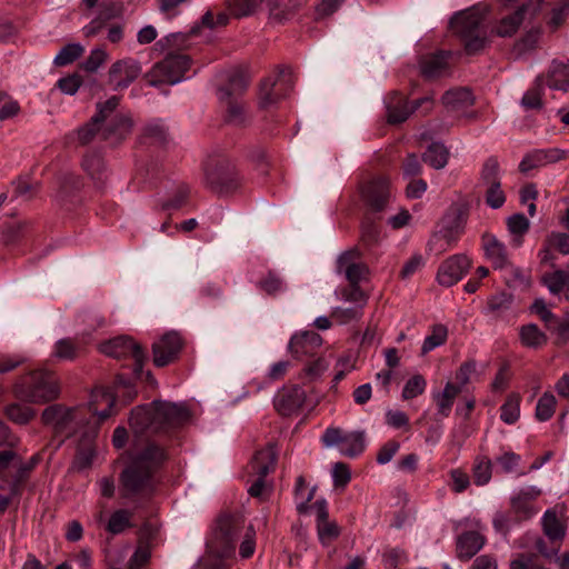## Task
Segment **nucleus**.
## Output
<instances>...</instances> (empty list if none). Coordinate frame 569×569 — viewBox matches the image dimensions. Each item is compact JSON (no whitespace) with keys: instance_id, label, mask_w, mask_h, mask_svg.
<instances>
[{"instance_id":"f8f14e48","label":"nucleus","mask_w":569,"mask_h":569,"mask_svg":"<svg viewBox=\"0 0 569 569\" xmlns=\"http://www.w3.org/2000/svg\"><path fill=\"white\" fill-rule=\"evenodd\" d=\"M321 440L326 447L339 446L341 455L348 458L360 456L366 448L363 431L345 433L340 428H327Z\"/></svg>"},{"instance_id":"4468645a","label":"nucleus","mask_w":569,"mask_h":569,"mask_svg":"<svg viewBox=\"0 0 569 569\" xmlns=\"http://www.w3.org/2000/svg\"><path fill=\"white\" fill-rule=\"evenodd\" d=\"M119 101L120 99L113 96L106 102L97 104L96 114L92 116L88 123L79 128L77 131L78 140L81 144L90 143L98 133L101 136L102 121H106L108 117L112 116V112L119 106Z\"/></svg>"},{"instance_id":"39448f33","label":"nucleus","mask_w":569,"mask_h":569,"mask_svg":"<svg viewBox=\"0 0 569 569\" xmlns=\"http://www.w3.org/2000/svg\"><path fill=\"white\" fill-rule=\"evenodd\" d=\"M60 395L58 378L53 371L38 369L22 376L14 386V396L30 403H46Z\"/></svg>"},{"instance_id":"a878e982","label":"nucleus","mask_w":569,"mask_h":569,"mask_svg":"<svg viewBox=\"0 0 569 569\" xmlns=\"http://www.w3.org/2000/svg\"><path fill=\"white\" fill-rule=\"evenodd\" d=\"M482 248L495 269H503L509 264L506 246L493 234L485 233L482 236Z\"/></svg>"},{"instance_id":"aec40b11","label":"nucleus","mask_w":569,"mask_h":569,"mask_svg":"<svg viewBox=\"0 0 569 569\" xmlns=\"http://www.w3.org/2000/svg\"><path fill=\"white\" fill-rule=\"evenodd\" d=\"M132 127V119L128 114L118 113L114 110L112 116L102 121L101 139L111 146H117L130 136Z\"/></svg>"},{"instance_id":"680f3d73","label":"nucleus","mask_w":569,"mask_h":569,"mask_svg":"<svg viewBox=\"0 0 569 569\" xmlns=\"http://www.w3.org/2000/svg\"><path fill=\"white\" fill-rule=\"evenodd\" d=\"M499 173L500 166L498 159L496 157H489L482 166L481 180L487 186L500 183Z\"/></svg>"},{"instance_id":"72a5a7b5","label":"nucleus","mask_w":569,"mask_h":569,"mask_svg":"<svg viewBox=\"0 0 569 569\" xmlns=\"http://www.w3.org/2000/svg\"><path fill=\"white\" fill-rule=\"evenodd\" d=\"M29 222L24 220L6 221L1 229V238L6 246L17 244L28 232Z\"/></svg>"},{"instance_id":"0eeeda50","label":"nucleus","mask_w":569,"mask_h":569,"mask_svg":"<svg viewBox=\"0 0 569 569\" xmlns=\"http://www.w3.org/2000/svg\"><path fill=\"white\" fill-rule=\"evenodd\" d=\"M204 183L219 196L229 194L240 186L234 164L226 157L210 158L204 164Z\"/></svg>"},{"instance_id":"2f4dec72","label":"nucleus","mask_w":569,"mask_h":569,"mask_svg":"<svg viewBox=\"0 0 569 569\" xmlns=\"http://www.w3.org/2000/svg\"><path fill=\"white\" fill-rule=\"evenodd\" d=\"M449 56V51H439L422 58L420 61L421 73L429 79L440 77L448 68Z\"/></svg>"},{"instance_id":"c85d7f7f","label":"nucleus","mask_w":569,"mask_h":569,"mask_svg":"<svg viewBox=\"0 0 569 569\" xmlns=\"http://www.w3.org/2000/svg\"><path fill=\"white\" fill-rule=\"evenodd\" d=\"M81 166L97 188L104 187L108 180V170L99 153H87L83 157Z\"/></svg>"},{"instance_id":"a211bd4d","label":"nucleus","mask_w":569,"mask_h":569,"mask_svg":"<svg viewBox=\"0 0 569 569\" xmlns=\"http://www.w3.org/2000/svg\"><path fill=\"white\" fill-rule=\"evenodd\" d=\"M183 347L181 336L176 331L164 333L152 345L153 363L157 367H164L174 361Z\"/></svg>"},{"instance_id":"9d476101","label":"nucleus","mask_w":569,"mask_h":569,"mask_svg":"<svg viewBox=\"0 0 569 569\" xmlns=\"http://www.w3.org/2000/svg\"><path fill=\"white\" fill-rule=\"evenodd\" d=\"M293 88L292 71L289 67H281L278 76L266 78L260 86L259 106L263 109L276 104L286 98Z\"/></svg>"},{"instance_id":"f704fd0d","label":"nucleus","mask_w":569,"mask_h":569,"mask_svg":"<svg viewBox=\"0 0 569 569\" xmlns=\"http://www.w3.org/2000/svg\"><path fill=\"white\" fill-rule=\"evenodd\" d=\"M519 338L522 346L532 349L541 348L548 341L546 333L535 323L522 326L519 329Z\"/></svg>"},{"instance_id":"f03ea898","label":"nucleus","mask_w":569,"mask_h":569,"mask_svg":"<svg viewBox=\"0 0 569 569\" xmlns=\"http://www.w3.org/2000/svg\"><path fill=\"white\" fill-rule=\"evenodd\" d=\"M239 545L242 559L252 557L256 550V530L250 525L246 527V518L241 512L222 513L216 521L211 539L207 543L208 569H223L226 560L232 558Z\"/></svg>"},{"instance_id":"13d9d810","label":"nucleus","mask_w":569,"mask_h":569,"mask_svg":"<svg viewBox=\"0 0 569 569\" xmlns=\"http://www.w3.org/2000/svg\"><path fill=\"white\" fill-rule=\"evenodd\" d=\"M12 468L16 469V472L9 485L11 486L13 495H21L23 483L27 480L29 472L32 470V465H24L18 457V462H14Z\"/></svg>"},{"instance_id":"ddd939ff","label":"nucleus","mask_w":569,"mask_h":569,"mask_svg":"<svg viewBox=\"0 0 569 569\" xmlns=\"http://www.w3.org/2000/svg\"><path fill=\"white\" fill-rule=\"evenodd\" d=\"M468 209L465 206L451 207L442 219V227L437 237L447 244L443 250L452 248L465 232Z\"/></svg>"},{"instance_id":"052dcab7","label":"nucleus","mask_w":569,"mask_h":569,"mask_svg":"<svg viewBox=\"0 0 569 569\" xmlns=\"http://www.w3.org/2000/svg\"><path fill=\"white\" fill-rule=\"evenodd\" d=\"M362 306H353L349 308L336 307L331 312V318L339 325H348L359 320L362 317Z\"/></svg>"},{"instance_id":"bf43d9fd","label":"nucleus","mask_w":569,"mask_h":569,"mask_svg":"<svg viewBox=\"0 0 569 569\" xmlns=\"http://www.w3.org/2000/svg\"><path fill=\"white\" fill-rule=\"evenodd\" d=\"M427 381L421 375H415L403 386L401 397L403 400H411L422 395L426 390Z\"/></svg>"},{"instance_id":"3c124183","label":"nucleus","mask_w":569,"mask_h":569,"mask_svg":"<svg viewBox=\"0 0 569 569\" xmlns=\"http://www.w3.org/2000/svg\"><path fill=\"white\" fill-rule=\"evenodd\" d=\"M315 495V489H307L306 480L302 476H299L296 480L295 486V497L298 501L297 511L299 513H305L309 509V502L312 500Z\"/></svg>"},{"instance_id":"6e6d98bb","label":"nucleus","mask_w":569,"mask_h":569,"mask_svg":"<svg viewBox=\"0 0 569 569\" xmlns=\"http://www.w3.org/2000/svg\"><path fill=\"white\" fill-rule=\"evenodd\" d=\"M491 461L487 457H478L472 468L473 481L477 486H485L491 479Z\"/></svg>"},{"instance_id":"9b49d317","label":"nucleus","mask_w":569,"mask_h":569,"mask_svg":"<svg viewBox=\"0 0 569 569\" xmlns=\"http://www.w3.org/2000/svg\"><path fill=\"white\" fill-rule=\"evenodd\" d=\"M190 68V58L186 54L169 53L166 58L157 62L152 68V76L157 80H152L151 86L159 83L176 84L180 82L184 73Z\"/></svg>"},{"instance_id":"7c9ffc66","label":"nucleus","mask_w":569,"mask_h":569,"mask_svg":"<svg viewBox=\"0 0 569 569\" xmlns=\"http://www.w3.org/2000/svg\"><path fill=\"white\" fill-rule=\"evenodd\" d=\"M441 101L449 111L460 112L471 107L475 102V98L469 89L456 88L446 91Z\"/></svg>"},{"instance_id":"1a4fd4ad","label":"nucleus","mask_w":569,"mask_h":569,"mask_svg":"<svg viewBox=\"0 0 569 569\" xmlns=\"http://www.w3.org/2000/svg\"><path fill=\"white\" fill-rule=\"evenodd\" d=\"M420 107H423V114L429 113L433 108V98L423 97L409 106L406 97L398 91H393L386 99L387 121L390 124L402 123Z\"/></svg>"},{"instance_id":"2eb2a0df","label":"nucleus","mask_w":569,"mask_h":569,"mask_svg":"<svg viewBox=\"0 0 569 569\" xmlns=\"http://www.w3.org/2000/svg\"><path fill=\"white\" fill-rule=\"evenodd\" d=\"M361 196L371 210L382 211L391 198L389 179L387 177L372 178L361 187Z\"/></svg>"},{"instance_id":"8fccbe9b","label":"nucleus","mask_w":569,"mask_h":569,"mask_svg":"<svg viewBox=\"0 0 569 569\" xmlns=\"http://www.w3.org/2000/svg\"><path fill=\"white\" fill-rule=\"evenodd\" d=\"M447 336L448 330L446 326L440 323L432 326L431 333L427 336L423 340L421 347L422 355H426L433 350L435 348L442 346L447 340Z\"/></svg>"},{"instance_id":"cd10ccee","label":"nucleus","mask_w":569,"mask_h":569,"mask_svg":"<svg viewBox=\"0 0 569 569\" xmlns=\"http://www.w3.org/2000/svg\"><path fill=\"white\" fill-rule=\"evenodd\" d=\"M116 398L109 389H94L91 395L90 410L98 416L100 421L108 419L112 415Z\"/></svg>"},{"instance_id":"c9c22d12","label":"nucleus","mask_w":569,"mask_h":569,"mask_svg":"<svg viewBox=\"0 0 569 569\" xmlns=\"http://www.w3.org/2000/svg\"><path fill=\"white\" fill-rule=\"evenodd\" d=\"M542 528L545 535L551 541H562L566 536V528L559 520L556 511L548 509L542 517Z\"/></svg>"},{"instance_id":"a19ab883","label":"nucleus","mask_w":569,"mask_h":569,"mask_svg":"<svg viewBox=\"0 0 569 569\" xmlns=\"http://www.w3.org/2000/svg\"><path fill=\"white\" fill-rule=\"evenodd\" d=\"M167 128L160 120H154L146 124L141 141L149 144H163L167 142Z\"/></svg>"},{"instance_id":"b1692460","label":"nucleus","mask_w":569,"mask_h":569,"mask_svg":"<svg viewBox=\"0 0 569 569\" xmlns=\"http://www.w3.org/2000/svg\"><path fill=\"white\" fill-rule=\"evenodd\" d=\"M224 84L218 88V97L220 101L224 99H237L236 97L243 93L249 86V76L241 68H233L223 73Z\"/></svg>"},{"instance_id":"e433bc0d","label":"nucleus","mask_w":569,"mask_h":569,"mask_svg":"<svg viewBox=\"0 0 569 569\" xmlns=\"http://www.w3.org/2000/svg\"><path fill=\"white\" fill-rule=\"evenodd\" d=\"M222 102H226L227 104L224 121L228 124L234 127H242L247 124L248 116L246 106L242 101H239L238 99H224Z\"/></svg>"},{"instance_id":"5fc2aeb1","label":"nucleus","mask_w":569,"mask_h":569,"mask_svg":"<svg viewBox=\"0 0 569 569\" xmlns=\"http://www.w3.org/2000/svg\"><path fill=\"white\" fill-rule=\"evenodd\" d=\"M509 569H549L536 553H519L509 563Z\"/></svg>"},{"instance_id":"c03bdc74","label":"nucleus","mask_w":569,"mask_h":569,"mask_svg":"<svg viewBox=\"0 0 569 569\" xmlns=\"http://www.w3.org/2000/svg\"><path fill=\"white\" fill-rule=\"evenodd\" d=\"M132 512L127 509L116 510L109 518L107 525V531L112 535L122 533L127 528H131L133 525L131 522Z\"/></svg>"},{"instance_id":"393cba45","label":"nucleus","mask_w":569,"mask_h":569,"mask_svg":"<svg viewBox=\"0 0 569 569\" xmlns=\"http://www.w3.org/2000/svg\"><path fill=\"white\" fill-rule=\"evenodd\" d=\"M541 495V490L535 486H528L519 490L510 500L511 509L519 520L529 519L538 510L532 502Z\"/></svg>"},{"instance_id":"69168bd1","label":"nucleus","mask_w":569,"mask_h":569,"mask_svg":"<svg viewBox=\"0 0 569 569\" xmlns=\"http://www.w3.org/2000/svg\"><path fill=\"white\" fill-rule=\"evenodd\" d=\"M187 41L188 34L182 32H174L161 38L159 41H157L156 46L160 48L162 51L171 49H181L186 47Z\"/></svg>"},{"instance_id":"f3484780","label":"nucleus","mask_w":569,"mask_h":569,"mask_svg":"<svg viewBox=\"0 0 569 569\" xmlns=\"http://www.w3.org/2000/svg\"><path fill=\"white\" fill-rule=\"evenodd\" d=\"M542 0H527L512 14L502 18L496 28L499 37L513 36L526 18H532L541 8Z\"/></svg>"},{"instance_id":"79ce46f5","label":"nucleus","mask_w":569,"mask_h":569,"mask_svg":"<svg viewBox=\"0 0 569 569\" xmlns=\"http://www.w3.org/2000/svg\"><path fill=\"white\" fill-rule=\"evenodd\" d=\"M547 83L550 89L567 91L569 89V64L553 63Z\"/></svg>"},{"instance_id":"bb28decb","label":"nucleus","mask_w":569,"mask_h":569,"mask_svg":"<svg viewBox=\"0 0 569 569\" xmlns=\"http://www.w3.org/2000/svg\"><path fill=\"white\" fill-rule=\"evenodd\" d=\"M486 543V538L478 531L462 532L457 539V556L461 560L471 559Z\"/></svg>"},{"instance_id":"4c0bfd02","label":"nucleus","mask_w":569,"mask_h":569,"mask_svg":"<svg viewBox=\"0 0 569 569\" xmlns=\"http://www.w3.org/2000/svg\"><path fill=\"white\" fill-rule=\"evenodd\" d=\"M460 392H461V387H459L452 382H447L442 392L437 393L435 396V401L438 407V412L441 416H443V417L449 416L452 405L455 402V399L457 398V396Z\"/></svg>"},{"instance_id":"09e8293b","label":"nucleus","mask_w":569,"mask_h":569,"mask_svg":"<svg viewBox=\"0 0 569 569\" xmlns=\"http://www.w3.org/2000/svg\"><path fill=\"white\" fill-rule=\"evenodd\" d=\"M229 13L234 18H243L256 12L261 0H228Z\"/></svg>"},{"instance_id":"603ef678","label":"nucleus","mask_w":569,"mask_h":569,"mask_svg":"<svg viewBox=\"0 0 569 569\" xmlns=\"http://www.w3.org/2000/svg\"><path fill=\"white\" fill-rule=\"evenodd\" d=\"M80 352V345L70 338L60 339L56 342L53 356L61 360H74Z\"/></svg>"},{"instance_id":"5701e85b","label":"nucleus","mask_w":569,"mask_h":569,"mask_svg":"<svg viewBox=\"0 0 569 569\" xmlns=\"http://www.w3.org/2000/svg\"><path fill=\"white\" fill-rule=\"evenodd\" d=\"M305 401L306 391L300 386L283 387L274 398V408L281 416H291Z\"/></svg>"},{"instance_id":"7ed1b4c3","label":"nucleus","mask_w":569,"mask_h":569,"mask_svg":"<svg viewBox=\"0 0 569 569\" xmlns=\"http://www.w3.org/2000/svg\"><path fill=\"white\" fill-rule=\"evenodd\" d=\"M191 413L184 403L153 400L131 410L129 425L139 437L149 433H169L189 422Z\"/></svg>"},{"instance_id":"c756f323","label":"nucleus","mask_w":569,"mask_h":569,"mask_svg":"<svg viewBox=\"0 0 569 569\" xmlns=\"http://www.w3.org/2000/svg\"><path fill=\"white\" fill-rule=\"evenodd\" d=\"M277 463V453L272 446L257 451L250 467L257 478L266 480V477L274 470Z\"/></svg>"},{"instance_id":"774afa93","label":"nucleus","mask_w":569,"mask_h":569,"mask_svg":"<svg viewBox=\"0 0 569 569\" xmlns=\"http://www.w3.org/2000/svg\"><path fill=\"white\" fill-rule=\"evenodd\" d=\"M407 561V553L400 548L389 549L382 555V562L388 569H397Z\"/></svg>"},{"instance_id":"e2e57ef3","label":"nucleus","mask_w":569,"mask_h":569,"mask_svg":"<svg viewBox=\"0 0 569 569\" xmlns=\"http://www.w3.org/2000/svg\"><path fill=\"white\" fill-rule=\"evenodd\" d=\"M543 87L539 79H537L535 86L530 88L522 97L521 104L526 109H540L542 107Z\"/></svg>"},{"instance_id":"37998d69","label":"nucleus","mask_w":569,"mask_h":569,"mask_svg":"<svg viewBox=\"0 0 569 569\" xmlns=\"http://www.w3.org/2000/svg\"><path fill=\"white\" fill-rule=\"evenodd\" d=\"M520 401L519 393H511L507 397L503 405L500 407V419L507 425H513L520 417Z\"/></svg>"},{"instance_id":"423d86ee","label":"nucleus","mask_w":569,"mask_h":569,"mask_svg":"<svg viewBox=\"0 0 569 569\" xmlns=\"http://www.w3.org/2000/svg\"><path fill=\"white\" fill-rule=\"evenodd\" d=\"M485 11L472 7L456 13L450 20L452 31L460 37L468 54H476L487 44Z\"/></svg>"},{"instance_id":"49530a36","label":"nucleus","mask_w":569,"mask_h":569,"mask_svg":"<svg viewBox=\"0 0 569 569\" xmlns=\"http://www.w3.org/2000/svg\"><path fill=\"white\" fill-rule=\"evenodd\" d=\"M381 239V231L378 222L370 216H366L361 222V242L366 247L377 244Z\"/></svg>"},{"instance_id":"20e7f679","label":"nucleus","mask_w":569,"mask_h":569,"mask_svg":"<svg viewBox=\"0 0 569 569\" xmlns=\"http://www.w3.org/2000/svg\"><path fill=\"white\" fill-rule=\"evenodd\" d=\"M41 421L44 426L50 427L57 436L70 438L81 432L86 442H91L96 437L94 427L82 426L86 417L82 409L68 408L60 403L48 406L41 415Z\"/></svg>"},{"instance_id":"6e6552de","label":"nucleus","mask_w":569,"mask_h":569,"mask_svg":"<svg viewBox=\"0 0 569 569\" xmlns=\"http://www.w3.org/2000/svg\"><path fill=\"white\" fill-rule=\"evenodd\" d=\"M99 349L103 355L116 359L132 358L134 361L133 375L136 378L141 376L146 360V353L142 347L132 338L127 336L116 337L101 343Z\"/></svg>"},{"instance_id":"473e14b6","label":"nucleus","mask_w":569,"mask_h":569,"mask_svg":"<svg viewBox=\"0 0 569 569\" xmlns=\"http://www.w3.org/2000/svg\"><path fill=\"white\" fill-rule=\"evenodd\" d=\"M541 37L540 28H532L526 32L512 47L511 56L513 59H522L536 50Z\"/></svg>"},{"instance_id":"ea45409f","label":"nucleus","mask_w":569,"mask_h":569,"mask_svg":"<svg viewBox=\"0 0 569 569\" xmlns=\"http://www.w3.org/2000/svg\"><path fill=\"white\" fill-rule=\"evenodd\" d=\"M541 282L545 284L550 293H560L566 286L569 284V266L563 270H556L547 272L541 277Z\"/></svg>"},{"instance_id":"6ab92c4d","label":"nucleus","mask_w":569,"mask_h":569,"mask_svg":"<svg viewBox=\"0 0 569 569\" xmlns=\"http://www.w3.org/2000/svg\"><path fill=\"white\" fill-rule=\"evenodd\" d=\"M470 267L471 261L466 254H453L440 264L437 280L441 286L451 287L462 279Z\"/></svg>"},{"instance_id":"0e129e2a","label":"nucleus","mask_w":569,"mask_h":569,"mask_svg":"<svg viewBox=\"0 0 569 569\" xmlns=\"http://www.w3.org/2000/svg\"><path fill=\"white\" fill-rule=\"evenodd\" d=\"M317 532L321 543L326 545L328 541L339 537L340 529L335 521H329L328 518L327 520L317 522Z\"/></svg>"},{"instance_id":"4be33fe9","label":"nucleus","mask_w":569,"mask_h":569,"mask_svg":"<svg viewBox=\"0 0 569 569\" xmlns=\"http://www.w3.org/2000/svg\"><path fill=\"white\" fill-rule=\"evenodd\" d=\"M322 345V338L315 331H305L293 335L289 341L288 349L293 358L302 360L313 357Z\"/></svg>"},{"instance_id":"dca6fc26","label":"nucleus","mask_w":569,"mask_h":569,"mask_svg":"<svg viewBox=\"0 0 569 569\" xmlns=\"http://www.w3.org/2000/svg\"><path fill=\"white\" fill-rule=\"evenodd\" d=\"M141 71V63L134 58L118 60L109 69V82L114 90H123L140 76Z\"/></svg>"},{"instance_id":"de8ad7c7","label":"nucleus","mask_w":569,"mask_h":569,"mask_svg":"<svg viewBox=\"0 0 569 569\" xmlns=\"http://www.w3.org/2000/svg\"><path fill=\"white\" fill-rule=\"evenodd\" d=\"M557 399L556 397L547 391L538 400L535 417L537 420L543 422L552 418L556 411Z\"/></svg>"},{"instance_id":"a18cd8bd","label":"nucleus","mask_w":569,"mask_h":569,"mask_svg":"<svg viewBox=\"0 0 569 569\" xmlns=\"http://www.w3.org/2000/svg\"><path fill=\"white\" fill-rule=\"evenodd\" d=\"M256 286L266 295L272 297L286 290V283L283 279L274 271H268V273L261 278Z\"/></svg>"},{"instance_id":"412c9836","label":"nucleus","mask_w":569,"mask_h":569,"mask_svg":"<svg viewBox=\"0 0 569 569\" xmlns=\"http://www.w3.org/2000/svg\"><path fill=\"white\" fill-rule=\"evenodd\" d=\"M358 250L341 253L337 260V272L343 273L349 284H359L368 273V267L358 261Z\"/></svg>"},{"instance_id":"58836bf2","label":"nucleus","mask_w":569,"mask_h":569,"mask_svg":"<svg viewBox=\"0 0 569 569\" xmlns=\"http://www.w3.org/2000/svg\"><path fill=\"white\" fill-rule=\"evenodd\" d=\"M448 158V149L439 142L431 143L422 154L423 162L437 170L446 167Z\"/></svg>"},{"instance_id":"338daca9","label":"nucleus","mask_w":569,"mask_h":569,"mask_svg":"<svg viewBox=\"0 0 569 569\" xmlns=\"http://www.w3.org/2000/svg\"><path fill=\"white\" fill-rule=\"evenodd\" d=\"M329 368V362L325 358H318L310 362L302 370V377L312 382L319 379Z\"/></svg>"},{"instance_id":"864d4df0","label":"nucleus","mask_w":569,"mask_h":569,"mask_svg":"<svg viewBox=\"0 0 569 569\" xmlns=\"http://www.w3.org/2000/svg\"><path fill=\"white\" fill-rule=\"evenodd\" d=\"M4 413L9 420L18 425L28 423L33 417L34 411L20 403H11L4 408Z\"/></svg>"},{"instance_id":"f257e3e1","label":"nucleus","mask_w":569,"mask_h":569,"mask_svg":"<svg viewBox=\"0 0 569 569\" xmlns=\"http://www.w3.org/2000/svg\"><path fill=\"white\" fill-rule=\"evenodd\" d=\"M167 460V450L156 442L134 445L130 461L119 476L121 497L133 502L149 500L158 487L157 472Z\"/></svg>"},{"instance_id":"4d7b16f0","label":"nucleus","mask_w":569,"mask_h":569,"mask_svg":"<svg viewBox=\"0 0 569 569\" xmlns=\"http://www.w3.org/2000/svg\"><path fill=\"white\" fill-rule=\"evenodd\" d=\"M84 49L79 43H69L64 46L54 57V64L59 67L68 66L80 58Z\"/></svg>"}]
</instances>
